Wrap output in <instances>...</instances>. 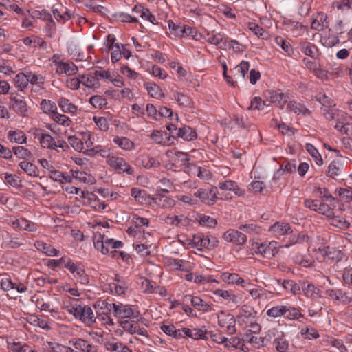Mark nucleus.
Returning a JSON list of instances; mask_svg holds the SVG:
<instances>
[{
    "label": "nucleus",
    "instance_id": "nucleus-35",
    "mask_svg": "<svg viewBox=\"0 0 352 352\" xmlns=\"http://www.w3.org/2000/svg\"><path fill=\"white\" fill-rule=\"evenodd\" d=\"M221 316L226 317V319L228 320V324L226 326V332L230 335L234 334L236 333V320L233 315L228 314H226L224 311L221 312Z\"/></svg>",
    "mask_w": 352,
    "mask_h": 352
},
{
    "label": "nucleus",
    "instance_id": "nucleus-31",
    "mask_svg": "<svg viewBox=\"0 0 352 352\" xmlns=\"http://www.w3.org/2000/svg\"><path fill=\"white\" fill-rule=\"evenodd\" d=\"M281 285L287 291L291 292L294 294H297L300 292V284L296 283L292 280H284L281 282Z\"/></svg>",
    "mask_w": 352,
    "mask_h": 352
},
{
    "label": "nucleus",
    "instance_id": "nucleus-49",
    "mask_svg": "<svg viewBox=\"0 0 352 352\" xmlns=\"http://www.w3.org/2000/svg\"><path fill=\"white\" fill-rule=\"evenodd\" d=\"M68 142L75 151L78 152L82 151L84 148L83 142L80 139L78 138L76 136H69Z\"/></svg>",
    "mask_w": 352,
    "mask_h": 352
},
{
    "label": "nucleus",
    "instance_id": "nucleus-26",
    "mask_svg": "<svg viewBox=\"0 0 352 352\" xmlns=\"http://www.w3.org/2000/svg\"><path fill=\"white\" fill-rule=\"evenodd\" d=\"M14 85L18 90L23 91L28 85V78L27 74L19 73L16 75L14 79Z\"/></svg>",
    "mask_w": 352,
    "mask_h": 352
},
{
    "label": "nucleus",
    "instance_id": "nucleus-8",
    "mask_svg": "<svg viewBox=\"0 0 352 352\" xmlns=\"http://www.w3.org/2000/svg\"><path fill=\"white\" fill-rule=\"evenodd\" d=\"M329 22L327 14L318 12L314 16L311 25V28L318 31H322L325 28H329Z\"/></svg>",
    "mask_w": 352,
    "mask_h": 352
},
{
    "label": "nucleus",
    "instance_id": "nucleus-62",
    "mask_svg": "<svg viewBox=\"0 0 352 352\" xmlns=\"http://www.w3.org/2000/svg\"><path fill=\"white\" fill-rule=\"evenodd\" d=\"M173 96L179 105L185 107L190 105V99L186 95L179 92H175Z\"/></svg>",
    "mask_w": 352,
    "mask_h": 352
},
{
    "label": "nucleus",
    "instance_id": "nucleus-37",
    "mask_svg": "<svg viewBox=\"0 0 352 352\" xmlns=\"http://www.w3.org/2000/svg\"><path fill=\"white\" fill-rule=\"evenodd\" d=\"M226 48L232 49L233 52L235 53H242L246 50L244 45L240 43L236 40H233L230 38L226 43Z\"/></svg>",
    "mask_w": 352,
    "mask_h": 352
},
{
    "label": "nucleus",
    "instance_id": "nucleus-17",
    "mask_svg": "<svg viewBox=\"0 0 352 352\" xmlns=\"http://www.w3.org/2000/svg\"><path fill=\"white\" fill-rule=\"evenodd\" d=\"M35 245L38 250L49 256H57L59 254V251L50 243L43 241H37Z\"/></svg>",
    "mask_w": 352,
    "mask_h": 352
},
{
    "label": "nucleus",
    "instance_id": "nucleus-50",
    "mask_svg": "<svg viewBox=\"0 0 352 352\" xmlns=\"http://www.w3.org/2000/svg\"><path fill=\"white\" fill-rule=\"evenodd\" d=\"M286 309L285 318L289 320H296L303 316L297 308L286 306Z\"/></svg>",
    "mask_w": 352,
    "mask_h": 352
},
{
    "label": "nucleus",
    "instance_id": "nucleus-16",
    "mask_svg": "<svg viewBox=\"0 0 352 352\" xmlns=\"http://www.w3.org/2000/svg\"><path fill=\"white\" fill-rule=\"evenodd\" d=\"M210 239L201 233L194 235L192 242L193 247L199 250H201L203 248H210Z\"/></svg>",
    "mask_w": 352,
    "mask_h": 352
},
{
    "label": "nucleus",
    "instance_id": "nucleus-63",
    "mask_svg": "<svg viewBox=\"0 0 352 352\" xmlns=\"http://www.w3.org/2000/svg\"><path fill=\"white\" fill-rule=\"evenodd\" d=\"M91 72L93 73L98 82H99L100 80L104 78L111 80V76L108 71L97 69Z\"/></svg>",
    "mask_w": 352,
    "mask_h": 352
},
{
    "label": "nucleus",
    "instance_id": "nucleus-52",
    "mask_svg": "<svg viewBox=\"0 0 352 352\" xmlns=\"http://www.w3.org/2000/svg\"><path fill=\"white\" fill-rule=\"evenodd\" d=\"M340 164L338 162L333 161L330 163L328 167V176L334 178L336 176L340 175Z\"/></svg>",
    "mask_w": 352,
    "mask_h": 352
},
{
    "label": "nucleus",
    "instance_id": "nucleus-64",
    "mask_svg": "<svg viewBox=\"0 0 352 352\" xmlns=\"http://www.w3.org/2000/svg\"><path fill=\"white\" fill-rule=\"evenodd\" d=\"M110 349L116 352H132V351L122 342H116L110 344Z\"/></svg>",
    "mask_w": 352,
    "mask_h": 352
},
{
    "label": "nucleus",
    "instance_id": "nucleus-40",
    "mask_svg": "<svg viewBox=\"0 0 352 352\" xmlns=\"http://www.w3.org/2000/svg\"><path fill=\"white\" fill-rule=\"evenodd\" d=\"M229 37L224 34L220 32L214 34V44L219 49H226V43H228Z\"/></svg>",
    "mask_w": 352,
    "mask_h": 352
},
{
    "label": "nucleus",
    "instance_id": "nucleus-14",
    "mask_svg": "<svg viewBox=\"0 0 352 352\" xmlns=\"http://www.w3.org/2000/svg\"><path fill=\"white\" fill-rule=\"evenodd\" d=\"M56 72L58 74H65L67 76H71L78 72V67L73 63L58 62Z\"/></svg>",
    "mask_w": 352,
    "mask_h": 352
},
{
    "label": "nucleus",
    "instance_id": "nucleus-11",
    "mask_svg": "<svg viewBox=\"0 0 352 352\" xmlns=\"http://www.w3.org/2000/svg\"><path fill=\"white\" fill-rule=\"evenodd\" d=\"M270 230L277 237L292 233V230L287 223L276 222L270 227Z\"/></svg>",
    "mask_w": 352,
    "mask_h": 352
},
{
    "label": "nucleus",
    "instance_id": "nucleus-6",
    "mask_svg": "<svg viewBox=\"0 0 352 352\" xmlns=\"http://www.w3.org/2000/svg\"><path fill=\"white\" fill-rule=\"evenodd\" d=\"M223 239L233 243L236 245H243L247 241V236L245 234L234 229H230L223 234Z\"/></svg>",
    "mask_w": 352,
    "mask_h": 352
},
{
    "label": "nucleus",
    "instance_id": "nucleus-13",
    "mask_svg": "<svg viewBox=\"0 0 352 352\" xmlns=\"http://www.w3.org/2000/svg\"><path fill=\"white\" fill-rule=\"evenodd\" d=\"M300 51L306 56L312 58H316L320 55L318 47L313 43L308 41H302L300 43Z\"/></svg>",
    "mask_w": 352,
    "mask_h": 352
},
{
    "label": "nucleus",
    "instance_id": "nucleus-54",
    "mask_svg": "<svg viewBox=\"0 0 352 352\" xmlns=\"http://www.w3.org/2000/svg\"><path fill=\"white\" fill-rule=\"evenodd\" d=\"M317 212L320 214L327 216L328 218L333 216V210L328 204L320 203Z\"/></svg>",
    "mask_w": 352,
    "mask_h": 352
},
{
    "label": "nucleus",
    "instance_id": "nucleus-20",
    "mask_svg": "<svg viewBox=\"0 0 352 352\" xmlns=\"http://www.w3.org/2000/svg\"><path fill=\"white\" fill-rule=\"evenodd\" d=\"M58 106L65 113L76 114L78 107L75 104L71 103L69 100L65 98H60L58 101Z\"/></svg>",
    "mask_w": 352,
    "mask_h": 352
},
{
    "label": "nucleus",
    "instance_id": "nucleus-24",
    "mask_svg": "<svg viewBox=\"0 0 352 352\" xmlns=\"http://www.w3.org/2000/svg\"><path fill=\"white\" fill-rule=\"evenodd\" d=\"M212 292L216 295L221 297L225 300L232 301V302H238V297L232 291H228L224 289H215L212 290Z\"/></svg>",
    "mask_w": 352,
    "mask_h": 352
},
{
    "label": "nucleus",
    "instance_id": "nucleus-45",
    "mask_svg": "<svg viewBox=\"0 0 352 352\" xmlns=\"http://www.w3.org/2000/svg\"><path fill=\"white\" fill-rule=\"evenodd\" d=\"M141 279V289L143 292L147 294H153L154 292L155 282L145 278H142Z\"/></svg>",
    "mask_w": 352,
    "mask_h": 352
},
{
    "label": "nucleus",
    "instance_id": "nucleus-19",
    "mask_svg": "<svg viewBox=\"0 0 352 352\" xmlns=\"http://www.w3.org/2000/svg\"><path fill=\"white\" fill-rule=\"evenodd\" d=\"M270 96L267 99L268 104L274 103L281 109H283L287 100H285V96L283 93H279L277 91H271L269 93Z\"/></svg>",
    "mask_w": 352,
    "mask_h": 352
},
{
    "label": "nucleus",
    "instance_id": "nucleus-34",
    "mask_svg": "<svg viewBox=\"0 0 352 352\" xmlns=\"http://www.w3.org/2000/svg\"><path fill=\"white\" fill-rule=\"evenodd\" d=\"M113 142L124 150H131L133 148V142L126 137L116 136Z\"/></svg>",
    "mask_w": 352,
    "mask_h": 352
},
{
    "label": "nucleus",
    "instance_id": "nucleus-7",
    "mask_svg": "<svg viewBox=\"0 0 352 352\" xmlns=\"http://www.w3.org/2000/svg\"><path fill=\"white\" fill-rule=\"evenodd\" d=\"M79 319L87 325H91L96 320L92 309L88 305H79Z\"/></svg>",
    "mask_w": 352,
    "mask_h": 352
},
{
    "label": "nucleus",
    "instance_id": "nucleus-2",
    "mask_svg": "<svg viewBox=\"0 0 352 352\" xmlns=\"http://www.w3.org/2000/svg\"><path fill=\"white\" fill-rule=\"evenodd\" d=\"M10 102L12 109L18 115L23 117L28 116L30 107L23 96L16 92H11Z\"/></svg>",
    "mask_w": 352,
    "mask_h": 352
},
{
    "label": "nucleus",
    "instance_id": "nucleus-58",
    "mask_svg": "<svg viewBox=\"0 0 352 352\" xmlns=\"http://www.w3.org/2000/svg\"><path fill=\"white\" fill-rule=\"evenodd\" d=\"M207 330L205 327H202L201 329H192V331L191 333V338L195 340L203 339L207 340L208 338L206 336L207 333Z\"/></svg>",
    "mask_w": 352,
    "mask_h": 352
},
{
    "label": "nucleus",
    "instance_id": "nucleus-57",
    "mask_svg": "<svg viewBox=\"0 0 352 352\" xmlns=\"http://www.w3.org/2000/svg\"><path fill=\"white\" fill-rule=\"evenodd\" d=\"M300 289H302L307 296H312L315 294V286L313 284L305 281H300Z\"/></svg>",
    "mask_w": 352,
    "mask_h": 352
},
{
    "label": "nucleus",
    "instance_id": "nucleus-39",
    "mask_svg": "<svg viewBox=\"0 0 352 352\" xmlns=\"http://www.w3.org/2000/svg\"><path fill=\"white\" fill-rule=\"evenodd\" d=\"M296 170V164L294 162H288L285 166V168H280L278 169L274 175V179H278L280 176L283 175V173L286 171L289 173H294Z\"/></svg>",
    "mask_w": 352,
    "mask_h": 352
},
{
    "label": "nucleus",
    "instance_id": "nucleus-33",
    "mask_svg": "<svg viewBox=\"0 0 352 352\" xmlns=\"http://www.w3.org/2000/svg\"><path fill=\"white\" fill-rule=\"evenodd\" d=\"M12 153L18 158L22 160H28L32 157L30 151L22 146H16L12 148Z\"/></svg>",
    "mask_w": 352,
    "mask_h": 352
},
{
    "label": "nucleus",
    "instance_id": "nucleus-9",
    "mask_svg": "<svg viewBox=\"0 0 352 352\" xmlns=\"http://www.w3.org/2000/svg\"><path fill=\"white\" fill-rule=\"evenodd\" d=\"M287 109L298 116H309L311 113V111L307 108L304 104L294 100H291L287 102Z\"/></svg>",
    "mask_w": 352,
    "mask_h": 352
},
{
    "label": "nucleus",
    "instance_id": "nucleus-22",
    "mask_svg": "<svg viewBox=\"0 0 352 352\" xmlns=\"http://www.w3.org/2000/svg\"><path fill=\"white\" fill-rule=\"evenodd\" d=\"M19 166L21 169L23 170V171L28 174L29 176H38V169L34 164L29 162L23 161L19 163Z\"/></svg>",
    "mask_w": 352,
    "mask_h": 352
},
{
    "label": "nucleus",
    "instance_id": "nucleus-30",
    "mask_svg": "<svg viewBox=\"0 0 352 352\" xmlns=\"http://www.w3.org/2000/svg\"><path fill=\"white\" fill-rule=\"evenodd\" d=\"M40 143L43 148L54 149L57 147V144L54 138L49 134H41L39 138Z\"/></svg>",
    "mask_w": 352,
    "mask_h": 352
},
{
    "label": "nucleus",
    "instance_id": "nucleus-42",
    "mask_svg": "<svg viewBox=\"0 0 352 352\" xmlns=\"http://www.w3.org/2000/svg\"><path fill=\"white\" fill-rule=\"evenodd\" d=\"M331 219V224L333 226L338 227L340 229H346L348 228L350 226V223L346 221L344 219H342L338 216H335L333 214V217H330Z\"/></svg>",
    "mask_w": 352,
    "mask_h": 352
},
{
    "label": "nucleus",
    "instance_id": "nucleus-32",
    "mask_svg": "<svg viewBox=\"0 0 352 352\" xmlns=\"http://www.w3.org/2000/svg\"><path fill=\"white\" fill-rule=\"evenodd\" d=\"M166 128L170 132V135H168L167 132H164L166 143L168 144H173L175 143L174 141L177 140L176 133L178 129L173 124H166Z\"/></svg>",
    "mask_w": 352,
    "mask_h": 352
},
{
    "label": "nucleus",
    "instance_id": "nucleus-56",
    "mask_svg": "<svg viewBox=\"0 0 352 352\" xmlns=\"http://www.w3.org/2000/svg\"><path fill=\"white\" fill-rule=\"evenodd\" d=\"M111 59L113 63H116L122 58V53H121V44L116 43L115 47L111 48Z\"/></svg>",
    "mask_w": 352,
    "mask_h": 352
},
{
    "label": "nucleus",
    "instance_id": "nucleus-53",
    "mask_svg": "<svg viewBox=\"0 0 352 352\" xmlns=\"http://www.w3.org/2000/svg\"><path fill=\"white\" fill-rule=\"evenodd\" d=\"M275 42L277 45L280 46L288 54H290V53L293 51L290 43L282 37H276Z\"/></svg>",
    "mask_w": 352,
    "mask_h": 352
},
{
    "label": "nucleus",
    "instance_id": "nucleus-38",
    "mask_svg": "<svg viewBox=\"0 0 352 352\" xmlns=\"http://www.w3.org/2000/svg\"><path fill=\"white\" fill-rule=\"evenodd\" d=\"M223 344L227 348L233 347L244 351L245 344L241 343V340L238 337H233L230 339L226 338V341L224 342Z\"/></svg>",
    "mask_w": 352,
    "mask_h": 352
},
{
    "label": "nucleus",
    "instance_id": "nucleus-21",
    "mask_svg": "<svg viewBox=\"0 0 352 352\" xmlns=\"http://www.w3.org/2000/svg\"><path fill=\"white\" fill-rule=\"evenodd\" d=\"M8 139L11 142L19 144H25L27 141L25 134L21 131H9L8 133Z\"/></svg>",
    "mask_w": 352,
    "mask_h": 352
},
{
    "label": "nucleus",
    "instance_id": "nucleus-25",
    "mask_svg": "<svg viewBox=\"0 0 352 352\" xmlns=\"http://www.w3.org/2000/svg\"><path fill=\"white\" fill-rule=\"evenodd\" d=\"M41 109L44 113L52 116L56 112L57 107L55 102L50 100L43 99L41 102Z\"/></svg>",
    "mask_w": 352,
    "mask_h": 352
},
{
    "label": "nucleus",
    "instance_id": "nucleus-4",
    "mask_svg": "<svg viewBox=\"0 0 352 352\" xmlns=\"http://www.w3.org/2000/svg\"><path fill=\"white\" fill-rule=\"evenodd\" d=\"M217 194V188L216 186H212L208 189L199 188L194 193V196L196 198H199L202 203L211 206L214 204L219 199Z\"/></svg>",
    "mask_w": 352,
    "mask_h": 352
},
{
    "label": "nucleus",
    "instance_id": "nucleus-1",
    "mask_svg": "<svg viewBox=\"0 0 352 352\" xmlns=\"http://www.w3.org/2000/svg\"><path fill=\"white\" fill-rule=\"evenodd\" d=\"M96 306H100L101 309L106 308L111 311V307L113 308V314L116 316H118L122 318H127L133 316L134 312L133 309L127 305H116L115 303H109L104 300L95 304Z\"/></svg>",
    "mask_w": 352,
    "mask_h": 352
},
{
    "label": "nucleus",
    "instance_id": "nucleus-61",
    "mask_svg": "<svg viewBox=\"0 0 352 352\" xmlns=\"http://www.w3.org/2000/svg\"><path fill=\"white\" fill-rule=\"evenodd\" d=\"M82 84L88 87H98L100 86L99 82H97L93 73L91 72L87 74V78L82 81Z\"/></svg>",
    "mask_w": 352,
    "mask_h": 352
},
{
    "label": "nucleus",
    "instance_id": "nucleus-59",
    "mask_svg": "<svg viewBox=\"0 0 352 352\" xmlns=\"http://www.w3.org/2000/svg\"><path fill=\"white\" fill-rule=\"evenodd\" d=\"M120 21L124 23H138V19L136 17L131 16L129 14L125 12H120L115 14Z\"/></svg>",
    "mask_w": 352,
    "mask_h": 352
},
{
    "label": "nucleus",
    "instance_id": "nucleus-48",
    "mask_svg": "<svg viewBox=\"0 0 352 352\" xmlns=\"http://www.w3.org/2000/svg\"><path fill=\"white\" fill-rule=\"evenodd\" d=\"M89 103L96 108L102 109L107 104V102L102 96L95 95L89 98Z\"/></svg>",
    "mask_w": 352,
    "mask_h": 352
},
{
    "label": "nucleus",
    "instance_id": "nucleus-43",
    "mask_svg": "<svg viewBox=\"0 0 352 352\" xmlns=\"http://www.w3.org/2000/svg\"><path fill=\"white\" fill-rule=\"evenodd\" d=\"M306 150L307 152L315 159V161L318 165L322 164V159L318 151L311 144H306Z\"/></svg>",
    "mask_w": 352,
    "mask_h": 352
},
{
    "label": "nucleus",
    "instance_id": "nucleus-3",
    "mask_svg": "<svg viewBox=\"0 0 352 352\" xmlns=\"http://www.w3.org/2000/svg\"><path fill=\"white\" fill-rule=\"evenodd\" d=\"M269 336L273 337V345L278 352H291L292 349L289 345L288 341L285 339V335L283 331L278 329H272Z\"/></svg>",
    "mask_w": 352,
    "mask_h": 352
},
{
    "label": "nucleus",
    "instance_id": "nucleus-18",
    "mask_svg": "<svg viewBox=\"0 0 352 352\" xmlns=\"http://www.w3.org/2000/svg\"><path fill=\"white\" fill-rule=\"evenodd\" d=\"M324 252V254L323 255L324 258L331 261L338 262L344 257V254L342 251L333 248L327 247Z\"/></svg>",
    "mask_w": 352,
    "mask_h": 352
},
{
    "label": "nucleus",
    "instance_id": "nucleus-23",
    "mask_svg": "<svg viewBox=\"0 0 352 352\" xmlns=\"http://www.w3.org/2000/svg\"><path fill=\"white\" fill-rule=\"evenodd\" d=\"M195 220L199 222L201 226L208 228H214L217 224V220L204 214H198Z\"/></svg>",
    "mask_w": 352,
    "mask_h": 352
},
{
    "label": "nucleus",
    "instance_id": "nucleus-10",
    "mask_svg": "<svg viewBox=\"0 0 352 352\" xmlns=\"http://www.w3.org/2000/svg\"><path fill=\"white\" fill-rule=\"evenodd\" d=\"M76 349L83 352H98L97 347L82 338H75L69 342Z\"/></svg>",
    "mask_w": 352,
    "mask_h": 352
},
{
    "label": "nucleus",
    "instance_id": "nucleus-12",
    "mask_svg": "<svg viewBox=\"0 0 352 352\" xmlns=\"http://www.w3.org/2000/svg\"><path fill=\"white\" fill-rule=\"evenodd\" d=\"M177 138H181L185 141H192L197 138L195 130L188 126H184L178 129L176 133Z\"/></svg>",
    "mask_w": 352,
    "mask_h": 352
},
{
    "label": "nucleus",
    "instance_id": "nucleus-46",
    "mask_svg": "<svg viewBox=\"0 0 352 352\" xmlns=\"http://www.w3.org/2000/svg\"><path fill=\"white\" fill-rule=\"evenodd\" d=\"M287 313L286 306H276L267 311V314L270 317H278Z\"/></svg>",
    "mask_w": 352,
    "mask_h": 352
},
{
    "label": "nucleus",
    "instance_id": "nucleus-51",
    "mask_svg": "<svg viewBox=\"0 0 352 352\" xmlns=\"http://www.w3.org/2000/svg\"><path fill=\"white\" fill-rule=\"evenodd\" d=\"M316 100L318 101L322 106L324 107H331L334 106L333 102L331 100V98L328 96L326 94H318L316 96Z\"/></svg>",
    "mask_w": 352,
    "mask_h": 352
},
{
    "label": "nucleus",
    "instance_id": "nucleus-36",
    "mask_svg": "<svg viewBox=\"0 0 352 352\" xmlns=\"http://www.w3.org/2000/svg\"><path fill=\"white\" fill-rule=\"evenodd\" d=\"M28 12L30 14V16L32 18L41 19L45 21H50V23H52V17L51 14L45 9L41 10H33L32 12L28 10Z\"/></svg>",
    "mask_w": 352,
    "mask_h": 352
},
{
    "label": "nucleus",
    "instance_id": "nucleus-5",
    "mask_svg": "<svg viewBox=\"0 0 352 352\" xmlns=\"http://www.w3.org/2000/svg\"><path fill=\"white\" fill-rule=\"evenodd\" d=\"M107 164L118 173H126L132 175L134 173L133 169L122 158L117 156H108Z\"/></svg>",
    "mask_w": 352,
    "mask_h": 352
},
{
    "label": "nucleus",
    "instance_id": "nucleus-27",
    "mask_svg": "<svg viewBox=\"0 0 352 352\" xmlns=\"http://www.w3.org/2000/svg\"><path fill=\"white\" fill-rule=\"evenodd\" d=\"M144 86L148 93V94L153 98H160L164 97V94L162 91L161 88L153 82H147L144 84Z\"/></svg>",
    "mask_w": 352,
    "mask_h": 352
},
{
    "label": "nucleus",
    "instance_id": "nucleus-28",
    "mask_svg": "<svg viewBox=\"0 0 352 352\" xmlns=\"http://www.w3.org/2000/svg\"><path fill=\"white\" fill-rule=\"evenodd\" d=\"M221 278L224 282H227L229 284H237L241 285L244 283V280L239 276V274L235 273L225 272L221 275Z\"/></svg>",
    "mask_w": 352,
    "mask_h": 352
},
{
    "label": "nucleus",
    "instance_id": "nucleus-60",
    "mask_svg": "<svg viewBox=\"0 0 352 352\" xmlns=\"http://www.w3.org/2000/svg\"><path fill=\"white\" fill-rule=\"evenodd\" d=\"M257 253H259L263 255L265 257L274 256L276 255V252H272L270 249L267 247V243H261L257 248Z\"/></svg>",
    "mask_w": 352,
    "mask_h": 352
},
{
    "label": "nucleus",
    "instance_id": "nucleus-55",
    "mask_svg": "<svg viewBox=\"0 0 352 352\" xmlns=\"http://www.w3.org/2000/svg\"><path fill=\"white\" fill-rule=\"evenodd\" d=\"M52 117L56 123L66 126H68L72 122L67 116L59 114L57 112H56Z\"/></svg>",
    "mask_w": 352,
    "mask_h": 352
},
{
    "label": "nucleus",
    "instance_id": "nucleus-47",
    "mask_svg": "<svg viewBox=\"0 0 352 352\" xmlns=\"http://www.w3.org/2000/svg\"><path fill=\"white\" fill-rule=\"evenodd\" d=\"M106 239L104 235L100 234L99 239L94 241V247L97 250H100L103 254H107L109 253V249L107 247L105 243Z\"/></svg>",
    "mask_w": 352,
    "mask_h": 352
},
{
    "label": "nucleus",
    "instance_id": "nucleus-15",
    "mask_svg": "<svg viewBox=\"0 0 352 352\" xmlns=\"http://www.w3.org/2000/svg\"><path fill=\"white\" fill-rule=\"evenodd\" d=\"M250 68L248 61L242 60L239 65H236L233 69V76L238 80H244Z\"/></svg>",
    "mask_w": 352,
    "mask_h": 352
},
{
    "label": "nucleus",
    "instance_id": "nucleus-41",
    "mask_svg": "<svg viewBox=\"0 0 352 352\" xmlns=\"http://www.w3.org/2000/svg\"><path fill=\"white\" fill-rule=\"evenodd\" d=\"M267 102V100L266 101L263 100L260 97H254L251 100L250 106L248 107V109H256V110H263L264 107H268L270 104Z\"/></svg>",
    "mask_w": 352,
    "mask_h": 352
},
{
    "label": "nucleus",
    "instance_id": "nucleus-44",
    "mask_svg": "<svg viewBox=\"0 0 352 352\" xmlns=\"http://www.w3.org/2000/svg\"><path fill=\"white\" fill-rule=\"evenodd\" d=\"M27 77L28 78V82H30L32 85H41L44 84V77L39 74L37 75L32 72H27Z\"/></svg>",
    "mask_w": 352,
    "mask_h": 352
},
{
    "label": "nucleus",
    "instance_id": "nucleus-29",
    "mask_svg": "<svg viewBox=\"0 0 352 352\" xmlns=\"http://www.w3.org/2000/svg\"><path fill=\"white\" fill-rule=\"evenodd\" d=\"M168 28L170 33L175 36L182 37L184 36L186 31L185 25L180 24H175L173 21L170 20L168 22Z\"/></svg>",
    "mask_w": 352,
    "mask_h": 352
}]
</instances>
